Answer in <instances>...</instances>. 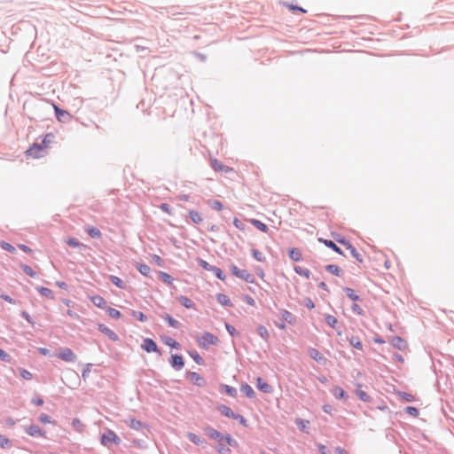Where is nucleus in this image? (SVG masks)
<instances>
[{"label": "nucleus", "mask_w": 454, "mask_h": 454, "mask_svg": "<svg viewBox=\"0 0 454 454\" xmlns=\"http://www.w3.org/2000/svg\"><path fill=\"white\" fill-rule=\"evenodd\" d=\"M54 138V135L52 133H48L44 136L43 141L41 144H34L32 146H30L26 154L28 157L32 158H40L42 157L41 152L43 151L47 145L52 142Z\"/></svg>", "instance_id": "nucleus-1"}, {"label": "nucleus", "mask_w": 454, "mask_h": 454, "mask_svg": "<svg viewBox=\"0 0 454 454\" xmlns=\"http://www.w3.org/2000/svg\"><path fill=\"white\" fill-rule=\"evenodd\" d=\"M231 271L233 276L247 282V283H254L255 279L254 275L249 273L247 270H240L236 265L232 264L230 267Z\"/></svg>", "instance_id": "nucleus-2"}, {"label": "nucleus", "mask_w": 454, "mask_h": 454, "mask_svg": "<svg viewBox=\"0 0 454 454\" xmlns=\"http://www.w3.org/2000/svg\"><path fill=\"white\" fill-rule=\"evenodd\" d=\"M197 342L200 347L207 349L210 345H217L219 340L211 333L205 332L203 335L198 339Z\"/></svg>", "instance_id": "nucleus-3"}, {"label": "nucleus", "mask_w": 454, "mask_h": 454, "mask_svg": "<svg viewBox=\"0 0 454 454\" xmlns=\"http://www.w3.org/2000/svg\"><path fill=\"white\" fill-rule=\"evenodd\" d=\"M114 442L115 444L121 443V439L117 436V434L108 429L106 433H104L100 437V443L106 447L109 448L110 443Z\"/></svg>", "instance_id": "nucleus-4"}, {"label": "nucleus", "mask_w": 454, "mask_h": 454, "mask_svg": "<svg viewBox=\"0 0 454 454\" xmlns=\"http://www.w3.org/2000/svg\"><path fill=\"white\" fill-rule=\"evenodd\" d=\"M25 432L32 437L46 438V432L36 425L24 427Z\"/></svg>", "instance_id": "nucleus-5"}, {"label": "nucleus", "mask_w": 454, "mask_h": 454, "mask_svg": "<svg viewBox=\"0 0 454 454\" xmlns=\"http://www.w3.org/2000/svg\"><path fill=\"white\" fill-rule=\"evenodd\" d=\"M128 425L131 429L139 431L143 434H145V432L149 431V426L137 419H130Z\"/></svg>", "instance_id": "nucleus-6"}, {"label": "nucleus", "mask_w": 454, "mask_h": 454, "mask_svg": "<svg viewBox=\"0 0 454 454\" xmlns=\"http://www.w3.org/2000/svg\"><path fill=\"white\" fill-rule=\"evenodd\" d=\"M141 348L147 353L154 352L160 355L157 343L151 338H145Z\"/></svg>", "instance_id": "nucleus-7"}, {"label": "nucleus", "mask_w": 454, "mask_h": 454, "mask_svg": "<svg viewBox=\"0 0 454 454\" xmlns=\"http://www.w3.org/2000/svg\"><path fill=\"white\" fill-rule=\"evenodd\" d=\"M336 241L340 244L344 245L349 251L351 255L359 262H363V256L362 254L356 249V247L349 243L348 241L345 239H336Z\"/></svg>", "instance_id": "nucleus-8"}, {"label": "nucleus", "mask_w": 454, "mask_h": 454, "mask_svg": "<svg viewBox=\"0 0 454 454\" xmlns=\"http://www.w3.org/2000/svg\"><path fill=\"white\" fill-rule=\"evenodd\" d=\"M169 364L174 370L180 371L184 366V359L181 355L173 354L169 359Z\"/></svg>", "instance_id": "nucleus-9"}, {"label": "nucleus", "mask_w": 454, "mask_h": 454, "mask_svg": "<svg viewBox=\"0 0 454 454\" xmlns=\"http://www.w3.org/2000/svg\"><path fill=\"white\" fill-rule=\"evenodd\" d=\"M59 357L65 362H75L76 355L69 348H62L59 353Z\"/></svg>", "instance_id": "nucleus-10"}, {"label": "nucleus", "mask_w": 454, "mask_h": 454, "mask_svg": "<svg viewBox=\"0 0 454 454\" xmlns=\"http://www.w3.org/2000/svg\"><path fill=\"white\" fill-rule=\"evenodd\" d=\"M204 433L210 439L217 440L218 442H223V434L211 426L205 427Z\"/></svg>", "instance_id": "nucleus-11"}, {"label": "nucleus", "mask_w": 454, "mask_h": 454, "mask_svg": "<svg viewBox=\"0 0 454 454\" xmlns=\"http://www.w3.org/2000/svg\"><path fill=\"white\" fill-rule=\"evenodd\" d=\"M55 115L59 121L66 123L68 122L71 119V114L63 109H60L59 106L54 105Z\"/></svg>", "instance_id": "nucleus-12"}, {"label": "nucleus", "mask_w": 454, "mask_h": 454, "mask_svg": "<svg viewBox=\"0 0 454 454\" xmlns=\"http://www.w3.org/2000/svg\"><path fill=\"white\" fill-rule=\"evenodd\" d=\"M279 313H280L282 321L286 322L291 325H294L296 324V322H297L296 317L290 311L281 309L279 310Z\"/></svg>", "instance_id": "nucleus-13"}, {"label": "nucleus", "mask_w": 454, "mask_h": 454, "mask_svg": "<svg viewBox=\"0 0 454 454\" xmlns=\"http://www.w3.org/2000/svg\"><path fill=\"white\" fill-rule=\"evenodd\" d=\"M98 330L102 333L106 334L113 341H116L119 340L118 335L113 330H111L109 327L103 324L98 325Z\"/></svg>", "instance_id": "nucleus-14"}, {"label": "nucleus", "mask_w": 454, "mask_h": 454, "mask_svg": "<svg viewBox=\"0 0 454 454\" xmlns=\"http://www.w3.org/2000/svg\"><path fill=\"white\" fill-rule=\"evenodd\" d=\"M256 387L265 394H270L273 391V387L260 377L256 379Z\"/></svg>", "instance_id": "nucleus-15"}, {"label": "nucleus", "mask_w": 454, "mask_h": 454, "mask_svg": "<svg viewBox=\"0 0 454 454\" xmlns=\"http://www.w3.org/2000/svg\"><path fill=\"white\" fill-rule=\"evenodd\" d=\"M391 345L399 350H404L407 348V342L399 336H394L390 340Z\"/></svg>", "instance_id": "nucleus-16"}, {"label": "nucleus", "mask_w": 454, "mask_h": 454, "mask_svg": "<svg viewBox=\"0 0 454 454\" xmlns=\"http://www.w3.org/2000/svg\"><path fill=\"white\" fill-rule=\"evenodd\" d=\"M160 317L168 324L169 326L178 329L181 326V324L176 320L172 316L168 313L160 314Z\"/></svg>", "instance_id": "nucleus-17"}, {"label": "nucleus", "mask_w": 454, "mask_h": 454, "mask_svg": "<svg viewBox=\"0 0 454 454\" xmlns=\"http://www.w3.org/2000/svg\"><path fill=\"white\" fill-rule=\"evenodd\" d=\"M331 393L333 394V395L336 398V399H348V394L344 391L343 388H341L339 386H334L332 389H331Z\"/></svg>", "instance_id": "nucleus-18"}, {"label": "nucleus", "mask_w": 454, "mask_h": 454, "mask_svg": "<svg viewBox=\"0 0 454 454\" xmlns=\"http://www.w3.org/2000/svg\"><path fill=\"white\" fill-rule=\"evenodd\" d=\"M318 241L324 243L326 247L333 249L337 254H343L342 250L333 240L320 238Z\"/></svg>", "instance_id": "nucleus-19"}, {"label": "nucleus", "mask_w": 454, "mask_h": 454, "mask_svg": "<svg viewBox=\"0 0 454 454\" xmlns=\"http://www.w3.org/2000/svg\"><path fill=\"white\" fill-rule=\"evenodd\" d=\"M189 376L191 377V380L192 383L198 387H202L206 384V380L204 378L200 377L199 373L195 372H189Z\"/></svg>", "instance_id": "nucleus-20"}, {"label": "nucleus", "mask_w": 454, "mask_h": 454, "mask_svg": "<svg viewBox=\"0 0 454 454\" xmlns=\"http://www.w3.org/2000/svg\"><path fill=\"white\" fill-rule=\"evenodd\" d=\"M309 355L313 360L317 361V363H323L325 361V356L317 349L314 348H309Z\"/></svg>", "instance_id": "nucleus-21"}, {"label": "nucleus", "mask_w": 454, "mask_h": 454, "mask_svg": "<svg viewBox=\"0 0 454 454\" xmlns=\"http://www.w3.org/2000/svg\"><path fill=\"white\" fill-rule=\"evenodd\" d=\"M217 411L223 416L227 417V418H231L233 419L234 416H235V412L232 411V410L224 405V404H219L217 407H216Z\"/></svg>", "instance_id": "nucleus-22"}, {"label": "nucleus", "mask_w": 454, "mask_h": 454, "mask_svg": "<svg viewBox=\"0 0 454 454\" xmlns=\"http://www.w3.org/2000/svg\"><path fill=\"white\" fill-rule=\"evenodd\" d=\"M179 303L186 309H194L195 303L187 296L180 295L177 298Z\"/></svg>", "instance_id": "nucleus-23"}, {"label": "nucleus", "mask_w": 454, "mask_h": 454, "mask_svg": "<svg viewBox=\"0 0 454 454\" xmlns=\"http://www.w3.org/2000/svg\"><path fill=\"white\" fill-rule=\"evenodd\" d=\"M240 391L248 398L252 399L255 397V393L254 389L247 383H244L240 386Z\"/></svg>", "instance_id": "nucleus-24"}, {"label": "nucleus", "mask_w": 454, "mask_h": 454, "mask_svg": "<svg viewBox=\"0 0 454 454\" xmlns=\"http://www.w3.org/2000/svg\"><path fill=\"white\" fill-rule=\"evenodd\" d=\"M35 290L43 296L53 300L54 299V294L53 292L47 287L36 286Z\"/></svg>", "instance_id": "nucleus-25"}, {"label": "nucleus", "mask_w": 454, "mask_h": 454, "mask_svg": "<svg viewBox=\"0 0 454 454\" xmlns=\"http://www.w3.org/2000/svg\"><path fill=\"white\" fill-rule=\"evenodd\" d=\"M162 341L165 345H167L170 348H176V349H179L181 348L180 343L177 342L175 339H173L170 336L162 337Z\"/></svg>", "instance_id": "nucleus-26"}, {"label": "nucleus", "mask_w": 454, "mask_h": 454, "mask_svg": "<svg viewBox=\"0 0 454 454\" xmlns=\"http://www.w3.org/2000/svg\"><path fill=\"white\" fill-rule=\"evenodd\" d=\"M216 301L218 303H220L223 306L225 307H232L233 304L229 299V297L223 294H216Z\"/></svg>", "instance_id": "nucleus-27"}, {"label": "nucleus", "mask_w": 454, "mask_h": 454, "mask_svg": "<svg viewBox=\"0 0 454 454\" xmlns=\"http://www.w3.org/2000/svg\"><path fill=\"white\" fill-rule=\"evenodd\" d=\"M220 388L223 390L224 393L231 397H236L238 395V391L234 387L226 384H221Z\"/></svg>", "instance_id": "nucleus-28"}, {"label": "nucleus", "mask_w": 454, "mask_h": 454, "mask_svg": "<svg viewBox=\"0 0 454 454\" xmlns=\"http://www.w3.org/2000/svg\"><path fill=\"white\" fill-rule=\"evenodd\" d=\"M91 302L93 303L94 306H96L98 308H100V309L106 308V301L100 295H94L93 297H91Z\"/></svg>", "instance_id": "nucleus-29"}, {"label": "nucleus", "mask_w": 454, "mask_h": 454, "mask_svg": "<svg viewBox=\"0 0 454 454\" xmlns=\"http://www.w3.org/2000/svg\"><path fill=\"white\" fill-rule=\"evenodd\" d=\"M288 255L294 262H300L302 259L301 251L295 247L288 250Z\"/></svg>", "instance_id": "nucleus-30"}, {"label": "nucleus", "mask_w": 454, "mask_h": 454, "mask_svg": "<svg viewBox=\"0 0 454 454\" xmlns=\"http://www.w3.org/2000/svg\"><path fill=\"white\" fill-rule=\"evenodd\" d=\"M85 231L93 239H99L102 236L101 231L93 226H86Z\"/></svg>", "instance_id": "nucleus-31"}, {"label": "nucleus", "mask_w": 454, "mask_h": 454, "mask_svg": "<svg viewBox=\"0 0 454 454\" xmlns=\"http://www.w3.org/2000/svg\"><path fill=\"white\" fill-rule=\"evenodd\" d=\"M325 270L337 277H340L343 273L342 270L335 264H327Z\"/></svg>", "instance_id": "nucleus-32"}, {"label": "nucleus", "mask_w": 454, "mask_h": 454, "mask_svg": "<svg viewBox=\"0 0 454 454\" xmlns=\"http://www.w3.org/2000/svg\"><path fill=\"white\" fill-rule=\"evenodd\" d=\"M189 217L192 220L193 223L199 224L203 221L202 216L196 210H190L189 211Z\"/></svg>", "instance_id": "nucleus-33"}, {"label": "nucleus", "mask_w": 454, "mask_h": 454, "mask_svg": "<svg viewBox=\"0 0 454 454\" xmlns=\"http://www.w3.org/2000/svg\"><path fill=\"white\" fill-rule=\"evenodd\" d=\"M251 223L256 228L258 229L259 231H262V232H268L269 231V227L267 226V224H265L264 223L261 222L260 220H257V219H251Z\"/></svg>", "instance_id": "nucleus-34"}, {"label": "nucleus", "mask_w": 454, "mask_h": 454, "mask_svg": "<svg viewBox=\"0 0 454 454\" xmlns=\"http://www.w3.org/2000/svg\"><path fill=\"white\" fill-rule=\"evenodd\" d=\"M348 342L349 344L354 347L355 348L358 349V350H362L363 349V344L359 339L358 336H351L350 338L348 339Z\"/></svg>", "instance_id": "nucleus-35"}, {"label": "nucleus", "mask_w": 454, "mask_h": 454, "mask_svg": "<svg viewBox=\"0 0 454 454\" xmlns=\"http://www.w3.org/2000/svg\"><path fill=\"white\" fill-rule=\"evenodd\" d=\"M256 332L264 340H266V341L269 340L270 333L264 325H259L257 326Z\"/></svg>", "instance_id": "nucleus-36"}, {"label": "nucleus", "mask_w": 454, "mask_h": 454, "mask_svg": "<svg viewBox=\"0 0 454 454\" xmlns=\"http://www.w3.org/2000/svg\"><path fill=\"white\" fill-rule=\"evenodd\" d=\"M343 292L351 301H360V297L356 294L355 291L350 287H344Z\"/></svg>", "instance_id": "nucleus-37"}, {"label": "nucleus", "mask_w": 454, "mask_h": 454, "mask_svg": "<svg viewBox=\"0 0 454 454\" xmlns=\"http://www.w3.org/2000/svg\"><path fill=\"white\" fill-rule=\"evenodd\" d=\"M188 439L196 445H202L206 443L205 440H201L197 434L194 433H188L187 434Z\"/></svg>", "instance_id": "nucleus-38"}, {"label": "nucleus", "mask_w": 454, "mask_h": 454, "mask_svg": "<svg viewBox=\"0 0 454 454\" xmlns=\"http://www.w3.org/2000/svg\"><path fill=\"white\" fill-rule=\"evenodd\" d=\"M159 278L168 284V285H171L174 278H172V276H170L168 273L167 272H164V271H159Z\"/></svg>", "instance_id": "nucleus-39"}, {"label": "nucleus", "mask_w": 454, "mask_h": 454, "mask_svg": "<svg viewBox=\"0 0 454 454\" xmlns=\"http://www.w3.org/2000/svg\"><path fill=\"white\" fill-rule=\"evenodd\" d=\"M190 356L194 360V362L200 365L205 364L204 359L200 356V354L196 350L189 351Z\"/></svg>", "instance_id": "nucleus-40"}, {"label": "nucleus", "mask_w": 454, "mask_h": 454, "mask_svg": "<svg viewBox=\"0 0 454 454\" xmlns=\"http://www.w3.org/2000/svg\"><path fill=\"white\" fill-rule=\"evenodd\" d=\"M106 311L107 315L114 319H119L121 316V312L118 309L111 307H106Z\"/></svg>", "instance_id": "nucleus-41"}, {"label": "nucleus", "mask_w": 454, "mask_h": 454, "mask_svg": "<svg viewBox=\"0 0 454 454\" xmlns=\"http://www.w3.org/2000/svg\"><path fill=\"white\" fill-rule=\"evenodd\" d=\"M137 269L142 275L145 277H148L151 272L150 267L145 263H138Z\"/></svg>", "instance_id": "nucleus-42"}, {"label": "nucleus", "mask_w": 454, "mask_h": 454, "mask_svg": "<svg viewBox=\"0 0 454 454\" xmlns=\"http://www.w3.org/2000/svg\"><path fill=\"white\" fill-rule=\"evenodd\" d=\"M325 323L332 328L335 329L337 327V325H338V320L335 317L332 316V315H326L325 317Z\"/></svg>", "instance_id": "nucleus-43"}, {"label": "nucleus", "mask_w": 454, "mask_h": 454, "mask_svg": "<svg viewBox=\"0 0 454 454\" xmlns=\"http://www.w3.org/2000/svg\"><path fill=\"white\" fill-rule=\"evenodd\" d=\"M294 270L298 275L305 277L306 278H309L310 276V271L306 268H302L301 266H294Z\"/></svg>", "instance_id": "nucleus-44"}, {"label": "nucleus", "mask_w": 454, "mask_h": 454, "mask_svg": "<svg viewBox=\"0 0 454 454\" xmlns=\"http://www.w3.org/2000/svg\"><path fill=\"white\" fill-rule=\"evenodd\" d=\"M215 450L220 454H231V450L229 447H226L223 442H219L215 447Z\"/></svg>", "instance_id": "nucleus-45"}, {"label": "nucleus", "mask_w": 454, "mask_h": 454, "mask_svg": "<svg viewBox=\"0 0 454 454\" xmlns=\"http://www.w3.org/2000/svg\"><path fill=\"white\" fill-rule=\"evenodd\" d=\"M207 204L214 210L221 211L223 209L222 202L217 200H209Z\"/></svg>", "instance_id": "nucleus-46"}, {"label": "nucleus", "mask_w": 454, "mask_h": 454, "mask_svg": "<svg viewBox=\"0 0 454 454\" xmlns=\"http://www.w3.org/2000/svg\"><path fill=\"white\" fill-rule=\"evenodd\" d=\"M131 315L134 318L140 322H146L148 319L146 315H145L142 311L132 310Z\"/></svg>", "instance_id": "nucleus-47"}, {"label": "nucleus", "mask_w": 454, "mask_h": 454, "mask_svg": "<svg viewBox=\"0 0 454 454\" xmlns=\"http://www.w3.org/2000/svg\"><path fill=\"white\" fill-rule=\"evenodd\" d=\"M110 281L112 282V284H114L115 286L119 287V288H125V284L124 282L118 277L116 276H110Z\"/></svg>", "instance_id": "nucleus-48"}, {"label": "nucleus", "mask_w": 454, "mask_h": 454, "mask_svg": "<svg viewBox=\"0 0 454 454\" xmlns=\"http://www.w3.org/2000/svg\"><path fill=\"white\" fill-rule=\"evenodd\" d=\"M211 272H213L215 274V276L220 279V280H224L226 276L223 274V270L216 267V266H214L212 267V270H210Z\"/></svg>", "instance_id": "nucleus-49"}, {"label": "nucleus", "mask_w": 454, "mask_h": 454, "mask_svg": "<svg viewBox=\"0 0 454 454\" xmlns=\"http://www.w3.org/2000/svg\"><path fill=\"white\" fill-rule=\"evenodd\" d=\"M223 441L231 447L238 446V442L229 434H223Z\"/></svg>", "instance_id": "nucleus-50"}, {"label": "nucleus", "mask_w": 454, "mask_h": 454, "mask_svg": "<svg viewBox=\"0 0 454 454\" xmlns=\"http://www.w3.org/2000/svg\"><path fill=\"white\" fill-rule=\"evenodd\" d=\"M211 167L215 170V171H223L224 170V168L225 166H223L218 160L216 159H214V160H211Z\"/></svg>", "instance_id": "nucleus-51"}, {"label": "nucleus", "mask_w": 454, "mask_h": 454, "mask_svg": "<svg viewBox=\"0 0 454 454\" xmlns=\"http://www.w3.org/2000/svg\"><path fill=\"white\" fill-rule=\"evenodd\" d=\"M20 267L24 273H26L27 276L34 278L36 275L35 271L30 266L27 264H21Z\"/></svg>", "instance_id": "nucleus-52"}, {"label": "nucleus", "mask_w": 454, "mask_h": 454, "mask_svg": "<svg viewBox=\"0 0 454 454\" xmlns=\"http://www.w3.org/2000/svg\"><path fill=\"white\" fill-rule=\"evenodd\" d=\"M0 247L4 250L8 251L10 253H14L16 251L15 247L6 241H1Z\"/></svg>", "instance_id": "nucleus-53"}, {"label": "nucleus", "mask_w": 454, "mask_h": 454, "mask_svg": "<svg viewBox=\"0 0 454 454\" xmlns=\"http://www.w3.org/2000/svg\"><path fill=\"white\" fill-rule=\"evenodd\" d=\"M405 411H406V413H408L409 415H411L412 417H418L419 414V409L414 406H407L405 408Z\"/></svg>", "instance_id": "nucleus-54"}, {"label": "nucleus", "mask_w": 454, "mask_h": 454, "mask_svg": "<svg viewBox=\"0 0 454 454\" xmlns=\"http://www.w3.org/2000/svg\"><path fill=\"white\" fill-rule=\"evenodd\" d=\"M0 447L3 449H7L11 447L10 440L2 434H0Z\"/></svg>", "instance_id": "nucleus-55"}, {"label": "nucleus", "mask_w": 454, "mask_h": 454, "mask_svg": "<svg viewBox=\"0 0 454 454\" xmlns=\"http://www.w3.org/2000/svg\"><path fill=\"white\" fill-rule=\"evenodd\" d=\"M198 264L202 269H204L205 270H207V271H210V270H212V267H213V265L209 264L207 261H205L201 258L198 259Z\"/></svg>", "instance_id": "nucleus-56"}, {"label": "nucleus", "mask_w": 454, "mask_h": 454, "mask_svg": "<svg viewBox=\"0 0 454 454\" xmlns=\"http://www.w3.org/2000/svg\"><path fill=\"white\" fill-rule=\"evenodd\" d=\"M252 256L258 262H264L265 257L257 249H252Z\"/></svg>", "instance_id": "nucleus-57"}, {"label": "nucleus", "mask_w": 454, "mask_h": 454, "mask_svg": "<svg viewBox=\"0 0 454 454\" xmlns=\"http://www.w3.org/2000/svg\"><path fill=\"white\" fill-rule=\"evenodd\" d=\"M356 395L359 397V399L364 401V402H370L371 401L370 395H367V393L363 391V390H356Z\"/></svg>", "instance_id": "nucleus-58"}, {"label": "nucleus", "mask_w": 454, "mask_h": 454, "mask_svg": "<svg viewBox=\"0 0 454 454\" xmlns=\"http://www.w3.org/2000/svg\"><path fill=\"white\" fill-rule=\"evenodd\" d=\"M225 328L227 332L231 335L232 337L239 335V333L237 332L236 328L231 325L229 323H225Z\"/></svg>", "instance_id": "nucleus-59"}, {"label": "nucleus", "mask_w": 454, "mask_h": 454, "mask_svg": "<svg viewBox=\"0 0 454 454\" xmlns=\"http://www.w3.org/2000/svg\"><path fill=\"white\" fill-rule=\"evenodd\" d=\"M67 245L71 247H79L83 246L77 239L71 238L67 240Z\"/></svg>", "instance_id": "nucleus-60"}, {"label": "nucleus", "mask_w": 454, "mask_h": 454, "mask_svg": "<svg viewBox=\"0 0 454 454\" xmlns=\"http://www.w3.org/2000/svg\"><path fill=\"white\" fill-rule=\"evenodd\" d=\"M20 317L24 318L28 324L31 325H35L34 320L32 319L31 316L25 310L20 312Z\"/></svg>", "instance_id": "nucleus-61"}, {"label": "nucleus", "mask_w": 454, "mask_h": 454, "mask_svg": "<svg viewBox=\"0 0 454 454\" xmlns=\"http://www.w3.org/2000/svg\"><path fill=\"white\" fill-rule=\"evenodd\" d=\"M39 421L43 424H50L51 423V418L47 415V414H44V413H42L39 418H38Z\"/></svg>", "instance_id": "nucleus-62"}, {"label": "nucleus", "mask_w": 454, "mask_h": 454, "mask_svg": "<svg viewBox=\"0 0 454 454\" xmlns=\"http://www.w3.org/2000/svg\"><path fill=\"white\" fill-rule=\"evenodd\" d=\"M351 309L355 314L359 315V316H362L364 313L363 309L356 303L352 304Z\"/></svg>", "instance_id": "nucleus-63"}, {"label": "nucleus", "mask_w": 454, "mask_h": 454, "mask_svg": "<svg viewBox=\"0 0 454 454\" xmlns=\"http://www.w3.org/2000/svg\"><path fill=\"white\" fill-rule=\"evenodd\" d=\"M233 419H236L239 422L240 425L247 427V420L240 414L236 413Z\"/></svg>", "instance_id": "nucleus-64"}]
</instances>
